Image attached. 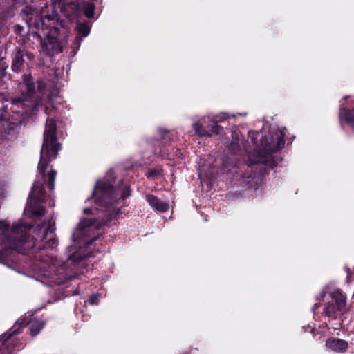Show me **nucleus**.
<instances>
[{"mask_svg": "<svg viewBox=\"0 0 354 354\" xmlns=\"http://www.w3.org/2000/svg\"><path fill=\"white\" fill-rule=\"evenodd\" d=\"M56 124L53 119H48L44 133V142L40 152V160L38 165L39 175L35 181L32 192L28 198L26 209L34 215L41 216L45 213L44 208L40 206L45 197L43 183L44 171L48 165L56 158L60 150L56 136Z\"/></svg>", "mask_w": 354, "mask_h": 354, "instance_id": "1", "label": "nucleus"}, {"mask_svg": "<svg viewBox=\"0 0 354 354\" xmlns=\"http://www.w3.org/2000/svg\"><path fill=\"white\" fill-rule=\"evenodd\" d=\"M31 227L32 225H26L21 221H19L9 229L8 223L0 221V242H2L6 248H13L20 252H24L26 249L30 248L40 250L57 245V241L52 226L46 230L41 239V244L39 245H37V239H30L27 236V232Z\"/></svg>", "mask_w": 354, "mask_h": 354, "instance_id": "2", "label": "nucleus"}, {"mask_svg": "<svg viewBox=\"0 0 354 354\" xmlns=\"http://www.w3.org/2000/svg\"><path fill=\"white\" fill-rule=\"evenodd\" d=\"M100 226L101 224L91 218L83 219L80 222L72 234V239L75 245H71L68 248L70 253L68 257V262L69 261H77L82 259L80 255L76 254V248H81L95 241L99 236L97 230Z\"/></svg>", "mask_w": 354, "mask_h": 354, "instance_id": "3", "label": "nucleus"}, {"mask_svg": "<svg viewBox=\"0 0 354 354\" xmlns=\"http://www.w3.org/2000/svg\"><path fill=\"white\" fill-rule=\"evenodd\" d=\"M21 96L13 98L11 109L13 112L23 115L33 111L41 103V97L35 96L34 85L30 75L24 76V84L21 86Z\"/></svg>", "mask_w": 354, "mask_h": 354, "instance_id": "4", "label": "nucleus"}, {"mask_svg": "<svg viewBox=\"0 0 354 354\" xmlns=\"http://www.w3.org/2000/svg\"><path fill=\"white\" fill-rule=\"evenodd\" d=\"M92 197L95 199L96 205L104 207L109 215L116 214L118 209L116 207V194L112 185L106 181L99 180L97 181Z\"/></svg>", "mask_w": 354, "mask_h": 354, "instance_id": "5", "label": "nucleus"}, {"mask_svg": "<svg viewBox=\"0 0 354 354\" xmlns=\"http://www.w3.org/2000/svg\"><path fill=\"white\" fill-rule=\"evenodd\" d=\"M332 301L327 304L324 309V313L335 319L346 312V297L339 290L330 293Z\"/></svg>", "mask_w": 354, "mask_h": 354, "instance_id": "6", "label": "nucleus"}, {"mask_svg": "<svg viewBox=\"0 0 354 354\" xmlns=\"http://www.w3.org/2000/svg\"><path fill=\"white\" fill-rule=\"evenodd\" d=\"M283 133L281 130H277L273 135L270 136H265L261 139V149L265 153L274 152L283 145Z\"/></svg>", "mask_w": 354, "mask_h": 354, "instance_id": "7", "label": "nucleus"}, {"mask_svg": "<svg viewBox=\"0 0 354 354\" xmlns=\"http://www.w3.org/2000/svg\"><path fill=\"white\" fill-rule=\"evenodd\" d=\"M326 346L333 351L343 353L346 351L348 343L343 339L332 338L326 342Z\"/></svg>", "mask_w": 354, "mask_h": 354, "instance_id": "8", "label": "nucleus"}, {"mask_svg": "<svg viewBox=\"0 0 354 354\" xmlns=\"http://www.w3.org/2000/svg\"><path fill=\"white\" fill-rule=\"evenodd\" d=\"M146 200L156 211L165 212L169 209V205L167 203H164L153 195H147Z\"/></svg>", "mask_w": 354, "mask_h": 354, "instance_id": "9", "label": "nucleus"}, {"mask_svg": "<svg viewBox=\"0 0 354 354\" xmlns=\"http://www.w3.org/2000/svg\"><path fill=\"white\" fill-rule=\"evenodd\" d=\"M339 118L341 120H344L354 131V112L344 106L342 103L339 108Z\"/></svg>", "mask_w": 354, "mask_h": 354, "instance_id": "10", "label": "nucleus"}, {"mask_svg": "<svg viewBox=\"0 0 354 354\" xmlns=\"http://www.w3.org/2000/svg\"><path fill=\"white\" fill-rule=\"evenodd\" d=\"M45 323L42 320H35L30 323V330L32 336L37 335L44 327Z\"/></svg>", "mask_w": 354, "mask_h": 354, "instance_id": "11", "label": "nucleus"}, {"mask_svg": "<svg viewBox=\"0 0 354 354\" xmlns=\"http://www.w3.org/2000/svg\"><path fill=\"white\" fill-rule=\"evenodd\" d=\"M41 51L49 56L53 55L55 53L57 54L62 51V46H41Z\"/></svg>", "mask_w": 354, "mask_h": 354, "instance_id": "12", "label": "nucleus"}, {"mask_svg": "<svg viewBox=\"0 0 354 354\" xmlns=\"http://www.w3.org/2000/svg\"><path fill=\"white\" fill-rule=\"evenodd\" d=\"M192 127L195 131L196 134L199 136H210L211 133L202 127V125L198 122H194Z\"/></svg>", "mask_w": 354, "mask_h": 354, "instance_id": "13", "label": "nucleus"}, {"mask_svg": "<svg viewBox=\"0 0 354 354\" xmlns=\"http://www.w3.org/2000/svg\"><path fill=\"white\" fill-rule=\"evenodd\" d=\"M77 29L80 34L83 37H86L90 32V26L88 24L78 23Z\"/></svg>", "mask_w": 354, "mask_h": 354, "instance_id": "14", "label": "nucleus"}, {"mask_svg": "<svg viewBox=\"0 0 354 354\" xmlns=\"http://www.w3.org/2000/svg\"><path fill=\"white\" fill-rule=\"evenodd\" d=\"M95 6L93 3H88L84 7V15L88 18H92L94 17Z\"/></svg>", "mask_w": 354, "mask_h": 354, "instance_id": "15", "label": "nucleus"}, {"mask_svg": "<svg viewBox=\"0 0 354 354\" xmlns=\"http://www.w3.org/2000/svg\"><path fill=\"white\" fill-rule=\"evenodd\" d=\"M57 172L55 170H51L48 174V186L50 189L54 188V183L55 180Z\"/></svg>", "mask_w": 354, "mask_h": 354, "instance_id": "16", "label": "nucleus"}, {"mask_svg": "<svg viewBox=\"0 0 354 354\" xmlns=\"http://www.w3.org/2000/svg\"><path fill=\"white\" fill-rule=\"evenodd\" d=\"M229 115L227 113H221L219 115H214L211 120L214 124H218V122H222L225 119L228 118Z\"/></svg>", "mask_w": 354, "mask_h": 354, "instance_id": "17", "label": "nucleus"}, {"mask_svg": "<svg viewBox=\"0 0 354 354\" xmlns=\"http://www.w3.org/2000/svg\"><path fill=\"white\" fill-rule=\"evenodd\" d=\"M207 128L210 130L211 132L215 133L216 134L221 133L223 128L221 126L218 125L217 124H215L212 126H208Z\"/></svg>", "mask_w": 354, "mask_h": 354, "instance_id": "18", "label": "nucleus"}, {"mask_svg": "<svg viewBox=\"0 0 354 354\" xmlns=\"http://www.w3.org/2000/svg\"><path fill=\"white\" fill-rule=\"evenodd\" d=\"M21 64H22L21 58L20 57L19 55H17L16 56V60H15V63L12 65L13 69L14 70H18L19 68L20 67V66L21 65Z\"/></svg>", "mask_w": 354, "mask_h": 354, "instance_id": "19", "label": "nucleus"}, {"mask_svg": "<svg viewBox=\"0 0 354 354\" xmlns=\"http://www.w3.org/2000/svg\"><path fill=\"white\" fill-rule=\"evenodd\" d=\"M51 263L55 266H59L62 269H64V267L65 266L66 263H64L63 261H59L56 258L51 259Z\"/></svg>", "mask_w": 354, "mask_h": 354, "instance_id": "20", "label": "nucleus"}, {"mask_svg": "<svg viewBox=\"0 0 354 354\" xmlns=\"http://www.w3.org/2000/svg\"><path fill=\"white\" fill-rule=\"evenodd\" d=\"M129 195H130L129 187L128 185H125L124 189H122L121 198L122 199H124L125 198L129 196Z\"/></svg>", "mask_w": 354, "mask_h": 354, "instance_id": "21", "label": "nucleus"}, {"mask_svg": "<svg viewBox=\"0 0 354 354\" xmlns=\"http://www.w3.org/2000/svg\"><path fill=\"white\" fill-rule=\"evenodd\" d=\"M45 88V84L43 82L39 81L38 82V86H37V92L40 94L42 93L43 90Z\"/></svg>", "mask_w": 354, "mask_h": 354, "instance_id": "22", "label": "nucleus"}, {"mask_svg": "<svg viewBox=\"0 0 354 354\" xmlns=\"http://www.w3.org/2000/svg\"><path fill=\"white\" fill-rule=\"evenodd\" d=\"M232 150L236 151L239 148V141L236 140V142L233 141L231 145Z\"/></svg>", "mask_w": 354, "mask_h": 354, "instance_id": "23", "label": "nucleus"}, {"mask_svg": "<svg viewBox=\"0 0 354 354\" xmlns=\"http://www.w3.org/2000/svg\"><path fill=\"white\" fill-rule=\"evenodd\" d=\"M97 300V295H91L89 298H88V303L91 305H93L95 304H96V301Z\"/></svg>", "mask_w": 354, "mask_h": 354, "instance_id": "24", "label": "nucleus"}, {"mask_svg": "<svg viewBox=\"0 0 354 354\" xmlns=\"http://www.w3.org/2000/svg\"><path fill=\"white\" fill-rule=\"evenodd\" d=\"M159 175V172L156 170L151 171L148 173V178H153Z\"/></svg>", "mask_w": 354, "mask_h": 354, "instance_id": "25", "label": "nucleus"}, {"mask_svg": "<svg viewBox=\"0 0 354 354\" xmlns=\"http://www.w3.org/2000/svg\"><path fill=\"white\" fill-rule=\"evenodd\" d=\"M14 333H12L11 334H9V335H7V334H4L1 337V339L0 340L1 341H3V342H6L10 337V336L13 334Z\"/></svg>", "mask_w": 354, "mask_h": 354, "instance_id": "26", "label": "nucleus"}, {"mask_svg": "<svg viewBox=\"0 0 354 354\" xmlns=\"http://www.w3.org/2000/svg\"><path fill=\"white\" fill-rule=\"evenodd\" d=\"M15 30L17 33H21L23 30V27L20 25H15Z\"/></svg>", "mask_w": 354, "mask_h": 354, "instance_id": "27", "label": "nucleus"}, {"mask_svg": "<svg viewBox=\"0 0 354 354\" xmlns=\"http://www.w3.org/2000/svg\"><path fill=\"white\" fill-rule=\"evenodd\" d=\"M41 227L38 226L35 229V232L37 236L39 235L41 233Z\"/></svg>", "mask_w": 354, "mask_h": 354, "instance_id": "28", "label": "nucleus"}, {"mask_svg": "<svg viewBox=\"0 0 354 354\" xmlns=\"http://www.w3.org/2000/svg\"><path fill=\"white\" fill-rule=\"evenodd\" d=\"M92 210L90 208H86L84 210V214H90L91 213Z\"/></svg>", "mask_w": 354, "mask_h": 354, "instance_id": "29", "label": "nucleus"}, {"mask_svg": "<svg viewBox=\"0 0 354 354\" xmlns=\"http://www.w3.org/2000/svg\"><path fill=\"white\" fill-rule=\"evenodd\" d=\"M0 354H8V353L3 348H0Z\"/></svg>", "mask_w": 354, "mask_h": 354, "instance_id": "30", "label": "nucleus"}, {"mask_svg": "<svg viewBox=\"0 0 354 354\" xmlns=\"http://www.w3.org/2000/svg\"><path fill=\"white\" fill-rule=\"evenodd\" d=\"M206 119L210 120V116H207V117H204L203 118V120H204L205 122H206Z\"/></svg>", "mask_w": 354, "mask_h": 354, "instance_id": "31", "label": "nucleus"}, {"mask_svg": "<svg viewBox=\"0 0 354 354\" xmlns=\"http://www.w3.org/2000/svg\"><path fill=\"white\" fill-rule=\"evenodd\" d=\"M261 159L259 158V159L257 160L255 162H261Z\"/></svg>", "mask_w": 354, "mask_h": 354, "instance_id": "32", "label": "nucleus"}, {"mask_svg": "<svg viewBox=\"0 0 354 354\" xmlns=\"http://www.w3.org/2000/svg\"><path fill=\"white\" fill-rule=\"evenodd\" d=\"M252 142H253V143L256 144V142L254 141V140H252Z\"/></svg>", "mask_w": 354, "mask_h": 354, "instance_id": "33", "label": "nucleus"}]
</instances>
